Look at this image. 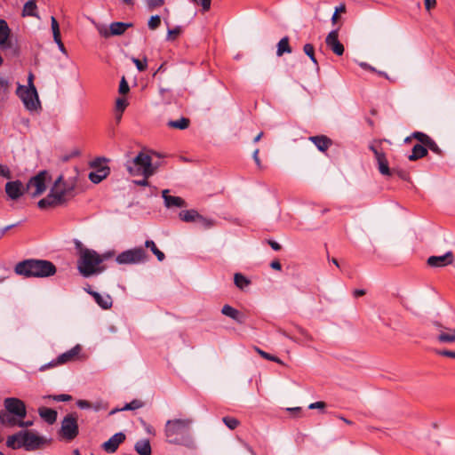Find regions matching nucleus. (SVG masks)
<instances>
[{"label": "nucleus", "instance_id": "61", "mask_svg": "<svg viewBox=\"0 0 455 455\" xmlns=\"http://www.w3.org/2000/svg\"><path fill=\"white\" fill-rule=\"evenodd\" d=\"M33 425V421L32 420H28V421H25L24 419H20V421L18 422V426L19 427H31Z\"/></svg>", "mask_w": 455, "mask_h": 455}, {"label": "nucleus", "instance_id": "43", "mask_svg": "<svg viewBox=\"0 0 455 455\" xmlns=\"http://www.w3.org/2000/svg\"><path fill=\"white\" fill-rule=\"evenodd\" d=\"M256 351L265 359L267 360H269V361H273V362H275L277 363H280V364H283V362L276 356L275 355H272L258 347H256Z\"/></svg>", "mask_w": 455, "mask_h": 455}, {"label": "nucleus", "instance_id": "35", "mask_svg": "<svg viewBox=\"0 0 455 455\" xmlns=\"http://www.w3.org/2000/svg\"><path fill=\"white\" fill-rule=\"evenodd\" d=\"M437 341L440 343H453L455 342V329L450 330L449 333L443 332V331L436 336Z\"/></svg>", "mask_w": 455, "mask_h": 455}, {"label": "nucleus", "instance_id": "1", "mask_svg": "<svg viewBox=\"0 0 455 455\" xmlns=\"http://www.w3.org/2000/svg\"><path fill=\"white\" fill-rule=\"evenodd\" d=\"M76 248L79 250L77 268L84 277H90L105 270V267L100 266V264L110 257V253L100 255L94 250L82 247L80 242H76Z\"/></svg>", "mask_w": 455, "mask_h": 455}, {"label": "nucleus", "instance_id": "59", "mask_svg": "<svg viewBox=\"0 0 455 455\" xmlns=\"http://www.w3.org/2000/svg\"><path fill=\"white\" fill-rule=\"evenodd\" d=\"M0 175L5 178H11V172L8 167L0 165Z\"/></svg>", "mask_w": 455, "mask_h": 455}, {"label": "nucleus", "instance_id": "64", "mask_svg": "<svg viewBox=\"0 0 455 455\" xmlns=\"http://www.w3.org/2000/svg\"><path fill=\"white\" fill-rule=\"evenodd\" d=\"M268 244L271 246V248L274 251L281 250V245L277 242H275V241L268 240Z\"/></svg>", "mask_w": 455, "mask_h": 455}, {"label": "nucleus", "instance_id": "40", "mask_svg": "<svg viewBox=\"0 0 455 455\" xmlns=\"http://www.w3.org/2000/svg\"><path fill=\"white\" fill-rule=\"evenodd\" d=\"M222 421L231 430L235 429L239 426L238 419L233 417H224Z\"/></svg>", "mask_w": 455, "mask_h": 455}, {"label": "nucleus", "instance_id": "20", "mask_svg": "<svg viewBox=\"0 0 455 455\" xmlns=\"http://www.w3.org/2000/svg\"><path fill=\"white\" fill-rule=\"evenodd\" d=\"M82 350V347L80 345H76L74 347H72L70 350L58 356V362L60 363V364H65L69 362H73L76 360L78 357V355L80 354Z\"/></svg>", "mask_w": 455, "mask_h": 455}, {"label": "nucleus", "instance_id": "53", "mask_svg": "<svg viewBox=\"0 0 455 455\" xmlns=\"http://www.w3.org/2000/svg\"><path fill=\"white\" fill-rule=\"evenodd\" d=\"M57 362H58V357L56 359L51 361L50 363L42 365L39 368V371H46V370H48L50 368H53V367H57L59 365H61L60 363H57Z\"/></svg>", "mask_w": 455, "mask_h": 455}, {"label": "nucleus", "instance_id": "25", "mask_svg": "<svg viewBox=\"0 0 455 455\" xmlns=\"http://www.w3.org/2000/svg\"><path fill=\"white\" fill-rule=\"evenodd\" d=\"M309 140L322 152L326 151L329 148V147L331 145V140L324 135L312 136V137H309Z\"/></svg>", "mask_w": 455, "mask_h": 455}, {"label": "nucleus", "instance_id": "17", "mask_svg": "<svg viewBox=\"0 0 455 455\" xmlns=\"http://www.w3.org/2000/svg\"><path fill=\"white\" fill-rule=\"evenodd\" d=\"M5 192L7 196L12 199L17 200L23 195V185L21 181H9L5 184Z\"/></svg>", "mask_w": 455, "mask_h": 455}, {"label": "nucleus", "instance_id": "21", "mask_svg": "<svg viewBox=\"0 0 455 455\" xmlns=\"http://www.w3.org/2000/svg\"><path fill=\"white\" fill-rule=\"evenodd\" d=\"M11 29L4 20L0 19V47L3 49L10 48L11 43L9 37Z\"/></svg>", "mask_w": 455, "mask_h": 455}, {"label": "nucleus", "instance_id": "15", "mask_svg": "<svg viewBox=\"0 0 455 455\" xmlns=\"http://www.w3.org/2000/svg\"><path fill=\"white\" fill-rule=\"evenodd\" d=\"M454 260L453 253L448 251L442 256H430L428 257V267H440L451 265Z\"/></svg>", "mask_w": 455, "mask_h": 455}, {"label": "nucleus", "instance_id": "32", "mask_svg": "<svg viewBox=\"0 0 455 455\" xmlns=\"http://www.w3.org/2000/svg\"><path fill=\"white\" fill-rule=\"evenodd\" d=\"M199 213L196 210L181 211L179 216L181 220L185 222H195L197 221Z\"/></svg>", "mask_w": 455, "mask_h": 455}, {"label": "nucleus", "instance_id": "9", "mask_svg": "<svg viewBox=\"0 0 455 455\" xmlns=\"http://www.w3.org/2000/svg\"><path fill=\"white\" fill-rule=\"evenodd\" d=\"M45 178L46 172L44 171L32 177L26 186L27 192L33 197L42 195L46 189Z\"/></svg>", "mask_w": 455, "mask_h": 455}, {"label": "nucleus", "instance_id": "24", "mask_svg": "<svg viewBox=\"0 0 455 455\" xmlns=\"http://www.w3.org/2000/svg\"><path fill=\"white\" fill-rule=\"evenodd\" d=\"M15 415L3 410L0 411V424L6 427H15L20 421V419H15Z\"/></svg>", "mask_w": 455, "mask_h": 455}, {"label": "nucleus", "instance_id": "33", "mask_svg": "<svg viewBox=\"0 0 455 455\" xmlns=\"http://www.w3.org/2000/svg\"><path fill=\"white\" fill-rule=\"evenodd\" d=\"M291 48L289 44V38L287 36L283 37L277 44L276 55L282 56L283 53H291Z\"/></svg>", "mask_w": 455, "mask_h": 455}, {"label": "nucleus", "instance_id": "5", "mask_svg": "<svg viewBox=\"0 0 455 455\" xmlns=\"http://www.w3.org/2000/svg\"><path fill=\"white\" fill-rule=\"evenodd\" d=\"M16 93L28 110L35 111L40 107L37 92L33 84H31L30 87L19 85Z\"/></svg>", "mask_w": 455, "mask_h": 455}, {"label": "nucleus", "instance_id": "34", "mask_svg": "<svg viewBox=\"0 0 455 455\" xmlns=\"http://www.w3.org/2000/svg\"><path fill=\"white\" fill-rule=\"evenodd\" d=\"M190 121L187 117H181L179 120H171L167 123V125L171 128L185 130L189 126Z\"/></svg>", "mask_w": 455, "mask_h": 455}, {"label": "nucleus", "instance_id": "23", "mask_svg": "<svg viewBox=\"0 0 455 455\" xmlns=\"http://www.w3.org/2000/svg\"><path fill=\"white\" fill-rule=\"evenodd\" d=\"M221 313L238 323H243L244 322V315L229 305H224L221 308Z\"/></svg>", "mask_w": 455, "mask_h": 455}, {"label": "nucleus", "instance_id": "12", "mask_svg": "<svg viewBox=\"0 0 455 455\" xmlns=\"http://www.w3.org/2000/svg\"><path fill=\"white\" fill-rule=\"evenodd\" d=\"M22 435L21 444L27 451H35L44 443V439L32 431L22 430Z\"/></svg>", "mask_w": 455, "mask_h": 455}, {"label": "nucleus", "instance_id": "49", "mask_svg": "<svg viewBox=\"0 0 455 455\" xmlns=\"http://www.w3.org/2000/svg\"><path fill=\"white\" fill-rule=\"evenodd\" d=\"M128 103L125 99L124 98H118L116 102V110L120 113H123L127 107Z\"/></svg>", "mask_w": 455, "mask_h": 455}, {"label": "nucleus", "instance_id": "50", "mask_svg": "<svg viewBox=\"0 0 455 455\" xmlns=\"http://www.w3.org/2000/svg\"><path fill=\"white\" fill-rule=\"evenodd\" d=\"M434 352L439 355L455 358V351H451L447 349H434Z\"/></svg>", "mask_w": 455, "mask_h": 455}, {"label": "nucleus", "instance_id": "30", "mask_svg": "<svg viewBox=\"0 0 455 455\" xmlns=\"http://www.w3.org/2000/svg\"><path fill=\"white\" fill-rule=\"evenodd\" d=\"M425 146L426 145H423L422 143L415 144L412 148L411 155L409 156V159L411 161H415L419 158H421V157H424L425 156H427V148Z\"/></svg>", "mask_w": 455, "mask_h": 455}, {"label": "nucleus", "instance_id": "38", "mask_svg": "<svg viewBox=\"0 0 455 455\" xmlns=\"http://www.w3.org/2000/svg\"><path fill=\"white\" fill-rule=\"evenodd\" d=\"M9 81L8 79L0 76V101L6 100L9 92Z\"/></svg>", "mask_w": 455, "mask_h": 455}, {"label": "nucleus", "instance_id": "29", "mask_svg": "<svg viewBox=\"0 0 455 455\" xmlns=\"http://www.w3.org/2000/svg\"><path fill=\"white\" fill-rule=\"evenodd\" d=\"M132 26V23L113 22L110 24V33H112L113 36H121Z\"/></svg>", "mask_w": 455, "mask_h": 455}, {"label": "nucleus", "instance_id": "44", "mask_svg": "<svg viewBox=\"0 0 455 455\" xmlns=\"http://www.w3.org/2000/svg\"><path fill=\"white\" fill-rule=\"evenodd\" d=\"M76 405L80 408V409H90V408H93L95 411H99L100 408V404H96V405H92L90 402L86 401V400H78L76 402Z\"/></svg>", "mask_w": 455, "mask_h": 455}, {"label": "nucleus", "instance_id": "42", "mask_svg": "<svg viewBox=\"0 0 455 455\" xmlns=\"http://www.w3.org/2000/svg\"><path fill=\"white\" fill-rule=\"evenodd\" d=\"M51 26L53 34V39H59V37H60V26L57 20L53 16L51 18Z\"/></svg>", "mask_w": 455, "mask_h": 455}, {"label": "nucleus", "instance_id": "19", "mask_svg": "<svg viewBox=\"0 0 455 455\" xmlns=\"http://www.w3.org/2000/svg\"><path fill=\"white\" fill-rule=\"evenodd\" d=\"M63 204L53 190L51 188L49 194L43 199L39 200L37 205L40 209L44 210L47 208L56 207Z\"/></svg>", "mask_w": 455, "mask_h": 455}, {"label": "nucleus", "instance_id": "6", "mask_svg": "<svg viewBox=\"0 0 455 455\" xmlns=\"http://www.w3.org/2000/svg\"><path fill=\"white\" fill-rule=\"evenodd\" d=\"M148 259V255L142 247H135L121 252L116 261L120 265L140 264Z\"/></svg>", "mask_w": 455, "mask_h": 455}, {"label": "nucleus", "instance_id": "60", "mask_svg": "<svg viewBox=\"0 0 455 455\" xmlns=\"http://www.w3.org/2000/svg\"><path fill=\"white\" fill-rule=\"evenodd\" d=\"M394 174H396L399 178H401L402 180H407L408 178V173L403 172V171H398V170H395L393 169L392 170V176Z\"/></svg>", "mask_w": 455, "mask_h": 455}, {"label": "nucleus", "instance_id": "45", "mask_svg": "<svg viewBox=\"0 0 455 455\" xmlns=\"http://www.w3.org/2000/svg\"><path fill=\"white\" fill-rule=\"evenodd\" d=\"M161 24V18L158 15L152 16L148 23V26L150 29L155 30Z\"/></svg>", "mask_w": 455, "mask_h": 455}, {"label": "nucleus", "instance_id": "14", "mask_svg": "<svg viewBox=\"0 0 455 455\" xmlns=\"http://www.w3.org/2000/svg\"><path fill=\"white\" fill-rule=\"evenodd\" d=\"M326 45L338 56L344 53V46L339 40L338 29L331 31L325 38Z\"/></svg>", "mask_w": 455, "mask_h": 455}, {"label": "nucleus", "instance_id": "54", "mask_svg": "<svg viewBox=\"0 0 455 455\" xmlns=\"http://www.w3.org/2000/svg\"><path fill=\"white\" fill-rule=\"evenodd\" d=\"M428 150H431L437 155L442 154L441 149L438 148L437 144L430 137H428Z\"/></svg>", "mask_w": 455, "mask_h": 455}, {"label": "nucleus", "instance_id": "46", "mask_svg": "<svg viewBox=\"0 0 455 455\" xmlns=\"http://www.w3.org/2000/svg\"><path fill=\"white\" fill-rule=\"evenodd\" d=\"M132 61L135 64V66L139 71H144L147 69L148 64H147L146 58H144L143 60H140L137 58L132 57Z\"/></svg>", "mask_w": 455, "mask_h": 455}, {"label": "nucleus", "instance_id": "16", "mask_svg": "<svg viewBox=\"0 0 455 455\" xmlns=\"http://www.w3.org/2000/svg\"><path fill=\"white\" fill-rule=\"evenodd\" d=\"M125 440V435L122 432L115 434L107 442L103 443L102 448L108 453L115 452L119 445Z\"/></svg>", "mask_w": 455, "mask_h": 455}, {"label": "nucleus", "instance_id": "56", "mask_svg": "<svg viewBox=\"0 0 455 455\" xmlns=\"http://www.w3.org/2000/svg\"><path fill=\"white\" fill-rule=\"evenodd\" d=\"M194 3L200 4L202 5L203 11L207 12L211 8L212 0H192Z\"/></svg>", "mask_w": 455, "mask_h": 455}, {"label": "nucleus", "instance_id": "31", "mask_svg": "<svg viewBox=\"0 0 455 455\" xmlns=\"http://www.w3.org/2000/svg\"><path fill=\"white\" fill-rule=\"evenodd\" d=\"M36 8L37 7L35 0L28 1L23 6L22 16H31L38 18V15L36 12Z\"/></svg>", "mask_w": 455, "mask_h": 455}, {"label": "nucleus", "instance_id": "41", "mask_svg": "<svg viewBox=\"0 0 455 455\" xmlns=\"http://www.w3.org/2000/svg\"><path fill=\"white\" fill-rule=\"evenodd\" d=\"M303 51L315 64H317L315 57V48L311 44H306L303 47Z\"/></svg>", "mask_w": 455, "mask_h": 455}, {"label": "nucleus", "instance_id": "58", "mask_svg": "<svg viewBox=\"0 0 455 455\" xmlns=\"http://www.w3.org/2000/svg\"><path fill=\"white\" fill-rule=\"evenodd\" d=\"M326 407V403L324 402L319 401L315 403H312L308 405V409H324Z\"/></svg>", "mask_w": 455, "mask_h": 455}, {"label": "nucleus", "instance_id": "48", "mask_svg": "<svg viewBox=\"0 0 455 455\" xmlns=\"http://www.w3.org/2000/svg\"><path fill=\"white\" fill-rule=\"evenodd\" d=\"M48 397L56 402H68L72 400V396L66 394L49 395Z\"/></svg>", "mask_w": 455, "mask_h": 455}, {"label": "nucleus", "instance_id": "22", "mask_svg": "<svg viewBox=\"0 0 455 455\" xmlns=\"http://www.w3.org/2000/svg\"><path fill=\"white\" fill-rule=\"evenodd\" d=\"M89 294L92 295L96 301V303L103 309H108L112 307L113 300L110 295L108 294H100L97 291H89Z\"/></svg>", "mask_w": 455, "mask_h": 455}, {"label": "nucleus", "instance_id": "26", "mask_svg": "<svg viewBox=\"0 0 455 455\" xmlns=\"http://www.w3.org/2000/svg\"><path fill=\"white\" fill-rule=\"evenodd\" d=\"M40 417L48 424H53L57 419V411L47 407H40L38 409Z\"/></svg>", "mask_w": 455, "mask_h": 455}, {"label": "nucleus", "instance_id": "8", "mask_svg": "<svg viewBox=\"0 0 455 455\" xmlns=\"http://www.w3.org/2000/svg\"><path fill=\"white\" fill-rule=\"evenodd\" d=\"M52 189L58 196V199L64 204L73 196L74 185L65 181L60 175L53 183Z\"/></svg>", "mask_w": 455, "mask_h": 455}, {"label": "nucleus", "instance_id": "13", "mask_svg": "<svg viewBox=\"0 0 455 455\" xmlns=\"http://www.w3.org/2000/svg\"><path fill=\"white\" fill-rule=\"evenodd\" d=\"M100 164L101 159L100 158L91 164L92 167L96 168L95 172H91L89 173V180L94 184L101 182L109 174V168L108 166H101Z\"/></svg>", "mask_w": 455, "mask_h": 455}, {"label": "nucleus", "instance_id": "4", "mask_svg": "<svg viewBox=\"0 0 455 455\" xmlns=\"http://www.w3.org/2000/svg\"><path fill=\"white\" fill-rule=\"evenodd\" d=\"M125 167L130 175L145 178L151 177L157 170V166L152 164L151 156L144 152H140L133 159L128 160Z\"/></svg>", "mask_w": 455, "mask_h": 455}, {"label": "nucleus", "instance_id": "55", "mask_svg": "<svg viewBox=\"0 0 455 455\" xmlns=\"http://www.w3.org/2000/svg\"><path fill=\"white\" fill-rule=\"evenodd\" d=\"M181 32V29L180 27H176L172 29L168 30V39L173 40L175 37H177Z\"/></svg>", "mask_w": 455, "mask_h": 455}, {"label": "nucleus", "instance_id": "3", "mask_svg": "<svg viewBox=\"0 0 455 455\" xmlns=\"http://www.w3.org/2000/svg\"><path fill=\"white\" fill-rule=\"evenodd\" d=\"M55 265L46 259H28L18 262L14 267V272L18 275L27 278L49 277L56 274Z\"/></svg>", "mask_w": 455, "mask_h": 455}, {"label": "nucleus", "instance_id": "11", "mask_svg": "<svg viewBox=\"0 0 455 455\" xmlns=\"http://www.w3.org/2000/svg\"><path fill=\"white\" fill-rule=\"evenodd\" d=\"M369 148L374 154L376 162L378 164L379 172L386 177L392 176V170L389 168L388 161L386 156V154L378 147L374 145H370Z\"/></svg>", "mask_w": 455, "mask_h": 455}, {"label": "nucleus", "instance_id": "47", "mask_svg": "<svg viewBox=\"0 0 455 455\" xmlns=\"http://www.w3.org/2000/svg\"><path fill=\"white\" fill-rule=\"evenodd\" d=\"M143 406V403L140 400H133L129 403H126L122 411L136 410Z\"/></svg>", "mask_w": 455, "mask_h": 455}, {"label": "nucleus", "instance_id": "27", "mask_svg": "<svg viewBox=\"0 0 455 455\" xmlns=\"http://www.w3.org/2000/svg\"><path fill=\"white\" fill-rule=\"evenodd\" d=\"M134 449L140 455H151L152 452L150 442L148 439L139 440L135 443Z\"/></svg>", "mask_w": 455, "mask_h": 455}, {"label": "nucleus", "instance_id": "28", "mask_svg": "<svg viewBox=\"0 0 455 455\" xmlns=\"http://www.w3.org/2000/svg\"><path fill=\"white\" fill-rule=\"evenodd\" d=\"M22 431H20L12 435L8 436L6 441L7 446L14 450L22 448Z\"/></svg>", "mask_w": 455, "mask_h": 455}, {"label": "nucleus", "instance_id": "63", "mask_svg": "<svg viewBox=\"0 0 455 455\" xmlns=\"http://www.w3.org/2000/svg\"><path fill=\"white\" fill-rule=\"evenodd\" d=\"M99 33L100 34V36H102L104 37H108L110 36H113L112 33H110V28L109 29H107L105 28H99Z\"/></svg>", "mask_w": 455, "mask_h": 455}, {"label": "nucleus", "instance_id": "36", "mask_svg": "<svg viewBox=\"0 0 455 455\" xmlns=\"http://www.w3.org/2000/svg\"><path fill=\"white\" fill-rule=\"evenodd\" d=\"M234 283L236 287L243 290L251 283V281L243 275L240 273H235L234 275Z\"/></svg>", "mask_w": 455, "mask_h": 455}, {"label": "nucleus", "instance_id": "52", "mask_svg": "<svg viewBox=\"0 0 455 455\" xmlns=\"http://www.w3.org/2000/svg\"><path fill=\"white\" fill-rule=\"evenodd\" d=\"M129 90H130V88H129L128 83L125 80V78L123 76V78L120 81V84H119V90H118L119 93L126 94L129 92Z\"/></svg>", "mask_w": 455, "mask_h": 455}, {"label": "nucleus", "instance_id": "57", "mask_svg": "<svg viewBox=\"0 0 455 455\" xmlns=\"http://www.w3.org/2000/svg\"><path fill=\"white\" fill-rule=\"evenodd\" d=\"M411 137L418 139L419 142L422 143L423 145H427V134L419 132H415L414 133H412Z\"/></svg>", "mask_w": 455, "mask_h": 455}, {"label": "nucleus", "instance_id": "62", "mask_svg": "<svg viewBox=\"0 0 455 455\" xmlns=\"http://www.w3.org/2000/svg\"><path fill=\"white\" fill-rule=\"evenodd\" d=\"M419 305L415 302V301H412L410 303V305L408 306V309L414 315H418V307Z\"/></svg>", "mask_w": 455, "mask_h": 455}, {"label": "nucleus", "instance_id": "51", "mask_svg": "<svg viewBox=\"0 0 455 455\" xmlns=\"http://www.w3.org/2000/svg\"><path fill=\"white\" fill-rule=\"evenodd\" d=\"M147 5L149 10L160 7L164 4V0H146Z\"/></svg>", "mask_w": 455, "mask_h": 455}, {"label": "nucleus", "instance_id": "7", "mask_svg": "<svg viewBox=\"0 0 455 455\" xmlns=\"http://www.w3.org/2000/svg\"><path fill=\"white\" fill-rule=\"evenodd\" d=\"M60 433L62 436L71 441L78 435L77 416L75 413L68 414L61 421Z\"/></svg>", "mask_w": 455, "mask_h": 455}, {"label": "nucleus", "instance_id": "37", "mask_svg": "<svg viewBox=\"0 0 455 455\" xmlns=\"http://www.w3.org/2000/svg\"><path fill=\"white\" fill-rule=\"evenodd\" d=\"M145 246L151 250V251L156 256L159 261H163L164 259V253L156 247L154 241L147 240L145 242Z\"/></svg>", "mask_w": 455, "mask_h": 455}, {"label": "nucleus", "instance_id": "10", "mask_svg": "<svg viewBox=\"0 0 455 455\" xmlns=\"http://www.w3.org/2000/svg\"><path fill=\"white\" fill-rule=\"evenodd\" d=\"M4 410L15 415V419H25L27 409L23 401L15 397H8L4 400Z\"/></svg>", "mask_w": 455, "mask_h": 455}, {"label": "nucleus", "instance_id": "18", "mask_svg": "<svg viewBox=\"0 0 455 455\" xmlns=\"http://www.w3.org/2000/svg\"><path fill=\"white\" fill-rule=\"evenodd\" d=\"M168 193H169L168 189H164L162 191V196L164 201V205L167 208H172V207L182 208V207L187 206V203L185 202V200L183 198H181L180 196H170V195H168Z\"/></svg>", "mask_w": 455, "mask_h": 455}, {"label": "nucleus", "instance_id": "39", "mask_svg": "<svg viewBox=\"0 0 455 455\" xmlns=\"http://www.w3.org/2000/svg\"><path fill=\"white\" fill-rule=\"evenodd\" d=\"M196 223L202 228L208 229L214 226V220L212 219H208L201 214L197 217V221Z\"/></svg>", "mask_w": 455, "mask_h": 455}, {"label": "nucleus", "instance_id": "2", "mask_svg": "<svg viewBox=\"0 0 455 455\" xmlns=\"http://www.w3.org/2000/svg\"><path fill=\"white\" fill-rule=\"evenodd\" d=\"M191 419H169L165 423V436L170 443L194 446V440L191 435Z\"/></svg>", "mask_w": 455, "mask_h": 455}]
</instances>
